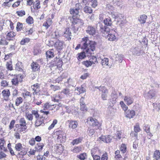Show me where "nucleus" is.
<instances>
[{
	"label": "nucleus",
	"mask_w": 160,
	"mask_h": 160,
	"mask_svg": "<svg viewBox=\"0 0 160 160\" xmlns=\"http://www.w3.org/2000/svg\"><path fill=\"white\" fill-rule=\"evenodd\" d=\"M82 47L81 48L84 49L86 53H92L95 50L96 43L94 41L89 40L88 38L85 37L82 39L81 41Z\"/></svg>",
	"instance_id": "obj_1"
},
{
	"label": "nucleus",
	"mask_w": 160,
	"mask_h": 160,
	"mask_svg": "<svg viewBox=\"0 0 160 160\" xmlns=\"http://www.w3.org/2000/svg\"><path fill=\"white\" fill-rule=\"evenodd\" d=\"M100 30L104 34L102 35L103 36L106 37V35L107 38L110 41H113L116 39V36L115 35L116 32V29L114 28L113 29H112L111 30L107 26H103L102 25H100Z\"/></svg>",
	"instance_id": "obj_2"
},
{
	"label": "nucleus",
	"mask_w": 160,
	"mask_h": 160,
	"mask_svg": "<svg viewBox=\"0 0 160 160\" xmlns=\"http://www.w3.org/2000/svg\"><path fill=\"white\" fill-rule=\"evenodd\" d=\"M79 15H73L72 16V23L73 25H76V27H81L84 24L83 21L79 19Z\"/></svg>",
	"instance_id": "obj_3"
},
{
	"label": "nucleus",
	"mask_w": 160,
	"mask_h": 160,
	"mask_svg": "<svg viewBox=\"0 0 160 160\" xmlns=\"http://www.w3.org/2000/svg\"><path fill=\"white\" fill-rule=\"evenodd\" d=\"M75 4V7L70 10V13L73 14V15H79V10H81L82 8L81 3L79 2H76Z\"/></svg>",
	"instance_id": "obj_4"
},
{
	"label": "nucleus",
	"mask_w": 160,
	"mask_h": 160,
	"mask_svg": "<svg viewBox=\"0 0 160 160\" xmlns=\"http://www.w3.org/2000/svg\"><path fill=\"white\" fill-rule=\"evenodd\" d=\"M156 91L154 90H150L145 94L144 97L147 99H155L156 98Z\"/></svg>",
	"instance_id": "obj_5"
},
{
	"label": "nucleus",
	"mask_w": 160,
	"mask_h": 160,
	"mask_svg": "<svg viewBox=\"0 0 160 160\" xmlns=\"http://www.w3.org/2000/svg\"><path fill=\"white\" fill-rule=\"evenodd\" d=\"M96 32V29L94 27L91 25L88 26L86 30V32L87 34L93 36L95 35Z\"/></svg>",
	"instance_id": "obj_6"
},
{
	"label": "nucleus",
	"mask_w": 160,
	"mask_h": 160,
	"mask_svg": "<svg viewBox=\"0 0 160 160\" xmlns=\"http://www.w3.org/2000/svg\"><path fill=\"white\" fill-rule=\"evenodd\" d=\"M63 97V95L61 94V93L59 92L58 93L53 95V97H52V100L54 102H59L60 100Z\"/></svg>",
	"instance_id": "obj_7"
},
{
	"label": "nucleus",
	"mask_w": 160,
	"mask_h": 160,
	"mask_svg": "<svg viewBox=\"0 0 160 160\" xmlns=\"http://www.w3.org/2000/svg\"><path fill=\"white\" fill-rule=\"evenodd\" d=\"M100 91L102 92L101 98L103 100H107V98L108 96V91L107 89L104 86L103 87H101L100 88Z\"/></svg>",
	"instance_id": "obj_8"
},
{
	"label": "nucleus",
	"mask_w": 160,
	"mask_h": 160,
	"mask_svg": "<svg viewBox=\"0 0 160 160\" xmlns=\"http://www.w3.org/2000/svg\"><path fill=\"white\" fill-rule=\"evenodd\" d=\"M31 88L32 89V91H33V95H38V94H39L40 87L38 83H36L32 85Z\"/></svg>",
	"instance_id": "obj_9"
},
{
	"label": "nucleus",
	"mask_w": 160,
	"mask_h": 160,
	"mask_svg": "<svg viewBox=\"0 0 160 160\" xmlns=\"http://www.w3.org/2000/svg\"><path fill=\"white\" fill-rule=\"evenodd\" d=\"M64 42L63 41L58 40L55 43V47L58 52L62 50L63 48Z\"/></svg>",
	"instance_id": "obj_10"
},
{
	"label": "nucleus",
	"mask_w": 160,
	"mask_h": 160,
	"mask_svg": "<svg viewBox=\"0 0 160 160\" xmlns=\"http://www.w3.org/2000/svg\"><path fill=\"white\" fill-rule=\"evenodd\" d=\"M89 123L92 127H95L94 128L96 129H98L99 127L100 126V124L99 123L97 120H94L92 118H91L90 119Z\"/></svg>",
	"instance_id": "obj_11"
},
{
	"label": "nucleus",
	"mask_w": 160,
	"mask_h": 160,
	"mask_svg": "<svg viewBox=\"0 0 160 160\" xmlns=\"http://www.w3.org/2000/svg\"><path fill=\"white\" fill-rule=\"evenodd\" d=\"M112 138V137L110 135L102 136L99 137L100 140L107 143L110 142Z\"/></svg>",
	"instance_id": "obj_12"
},
{
	"label": "nucleus",
	"mask_w": 160,
	"mask_h": 160,
	"mask_svg": "<svg viewBox=\"0 0 160 160\" xmlns=\"http://www.w3.org/2000/svg\"><path fill=\"white\" fill-rule=\"evenodd\" d=\"M124 100L127 105H129L133 103L134 99L132 96H126L124 97Z\"/></svg>",
	"instance_id": "obj_13"
},
{
	"label": "nucleus",
	"mask_w": 160,
	"mask_h": 160,
	"mask_svg": "<svg viewBox=\"0 0 160 160\" xmlns=\"http://www.w3.org/2000/svg\"><path fill=\"white\" fill-rule=\"evenodd\" d=\"M126 117L129 119L132 118L135 115V111L133 110H128L125 112Z\"/></svg>",
	"instance_id": "obj_14"
},
{
	"label": "nucleus",
	"mask_w": 160,
	"mask_h": 160,
	"mask_svg": "<svg viewBox=\"0 0 160 160\" xmlns=\"http://www.w3.org/2000/svg\"><path fill=\"white\" fill-rule=\"evenodd\" d=\"M71 32L70 30V28H66L65 29V31L63 34V36L67 38L68 40L69 41L71 40V38L70 36H71Z\"/></svg>",
	"instance_id": "obj_15"
},
{
	"label": "nucleus",
	"mask_w": 160,
	"mask_h": 160,
	"mask_svg": "<svg viewBox=\"0 0 160 160\" xmlns=\"http://www.w3.org/2000/svg\"><path fill=\"white\" fill-rule=\"evenodd\" d=\"M31 68L34 72L40 70V65L37 62H33L31 64Z\"/></svg>",
	"instance_id": "obj_16"
},
{
	"label": "nucleus",
	"mask_w": 160,
	"mask_h": 160,
	"mask_svg": "<svg viewBox=\"0 0 160 160\" xmlns=\"http://www.w3.org/2000/svg\"><path fill=\"white\" fill-rule=\"evenodd\" d=\"M2 94L5 100H7L8 99V97L10 95V92L8 89L3 90L2 92Z\"/></svg>",
	"instance_id": "obj_17"
},
{
	"label": "nucleus",
	"mask_w": 160,
	"mask_h": 160,
	"mask_svg": "<svg viewBox=\"0 0 160 160\" xmlns=\"http://www.w3.org/2000/svg\"><path fill=\"white\" fill-rule=\"evenodd\" d=\"M44 119L43 117L37 119L35 123L36 127H38L40 125L43 126L44 124Z\"/></svg>",
	"instance_id": "obj_18"
},
{
	"label": "nucleus",
	"mask_w": 160,
	"mask_h": 160,
	"mask_svg": "<svg viewBox=\"0 0 160 160\" xmlns=\"http://www.w3.org/2000/svg\"><path fill=\"white\" fill-rule=\"evenodd\" d=\"M75 93H77V94L79 95L81 93L85 92L86 89L85 88L81 86L77 87V88L75 90Z\"/></svg>",
	"instance_id": "obj_19"
},
{
	"label": "nucleus",
	"mask_w": 160,
	"mask_h": 160,
	"mask_svg": "<svg viewBox=\"0 0 160 160\" xmlns=\"http://www.w3.org/2000/svg\"><path fill=\"white\" fill-rule=\"evenodd\" d=\"M105 25L104 26H111L112 24V21L111 18L109 17L107 18H106L103 21Z\"/></svg>",
	"instance_id": "obj_20"
},
{
	"label": "nucleus",
	"mask_w": 160,
	"mask_h": 160,
	"mask_svg": "<svg viewBox=\"0 0 160 160\" xmlns=\"http://www.w3.org/2000/svg\"><path fill=\"white\" fill-rule=\"evenodd\" d=\"M44 145L43 143H38L35 145L34 149L36 150L37 152H41L44 147Z\"/></svg>",
	"instance_id": "obj_21"
},
{
	"label": "nucleus",
	"mask_w": 160,
	"mask_h": 160,
	"mask_svg": "<svg viewBox=\"0 0 160 160\" xmlns=\"http://www.w3.org/2000/svg\"><path fill=\"white\" fill-rule=\"evenodd\" d=\"M68 122H69V127L72 129H75L77 126L78 122L76 121H74L72 120L69 121Z\"/></svg>",
	"instance_id": "obj_22"
},
{
	"label": "nucleus",
	"mask_w": 160,
	"mask_h": 160,
	"mask_svg": "<svg viewBox=\"0 0 160 160\" xmlns=\"http://www.w3.org/2000/svg\"><path fill=\"white\" fill-rule=\"evenodd\" d=\"M92 54V53H86V52L85 51V50H84L83 51L78 54V58L80 59H83L86 56H89V54L91 55Z\"/></svg>",
	"instance_id": "obj_23"
},
{
	"label": "nucleus",
	"mask_w": 160,
	"mask_h": 160,
	"mask_svg": "<svg viewBox=\"0 0 160 160\" xmlns=\"http://www.w3.org/2000/svg\"><path fill=\"white\" fill-rule=\"evenodd\" d=\"M23 68L22 62L18 61L16 64V70L19 71H23Z\"/></svg>",
	"instance_id": "obj_24"
},
{
	"label": "nucleus",
	"mask_w": 160,
	"mask_h": 160,
	"mask_svg": "<svg viewBox=\"0 0 160 160\" xmlns=\"http://www.w3.org/2000/svg\"><path fill=\"white\" fill-rule=\"evenodd\" d=\"M84 12L86 13L91 14L92 12V10L90 7L86 6L82 9Z\"/></svg>",
	"instance_id": "obj_25"
},
{
	"label": "nucleus",
	"mask_w": 160,
	"mask_h": 160,
	"mask_svg": "<svg viewBox=\"0 0 160 160\" xmlns=\"http://www.w3.org/2000/svg\"><path fill=\"white\" fill-rule=\"evenodd\" d=\"M133 55H135L139 56L141 53V51L138 48H135L131 49Z\"/></svg>",
	"instance_id": "obj_26"
},
{
	"label": "nucleus",
	"mask_w": 160,
	"mask_h": 160,
	"mask_svg": "<svg viewBox=\"0 0 160 160\" xmlns=\"http://www.w3.org/2000/svg\"><path fill=\"white\" fill-rule=\"evenodd\" d=\"M83 139V138L81 137L72 140L71 143L73 145L78 144L81 142Z\"/></svg>",
	"instance_id": "obj_27"
},
{
	"label": "nucleus",
	"mask_w": 160,
	"mask_h": 160,
	"mask_svg": "<svg viewBox=\"0 0 160 160\" xmlns=\"http://www.w3.org/2000/svg\"><path fill=\"white\" fill-rule=\"evenodd\" d=\"M61 133H62V132L61 131H58L57 132V140L58 142H61V139H62V141H63V139H65V137L63 136L62 134H61Z\"/></svg>",
	"instance_id": "obj_28"
},
{
	"label": "nucleus",
	"mask_w": 160,
	"mask_h": 160,
	"mask_svg": "<svg viewBox=\"0 0 160 160\" xmlns=\"http://www.w3.org/2000/svg\"><path fill=\"white\" fill-rule=\"evenodd\" d=\"M147 18V17L146 15H143L140 16L138 19L140 23L143 24L145 23Z\"/></svg>",
	"instance_id": "obj_29"
},
{
	"label": "nucleus",
	"mask_w": 160,
	"mask_h": 160,
	"mask_svg": "<svg viewBox=\"0 0 160 160\" xmlns=\"http://www.w3.org/2000/svg\"><path fill=\"white\" fill-rule=\"evenodd\" d=\"M40 1L39 0H36L33 3V8L34 9H38L40 8Z\"/></svg>",
	"instance_id": "obj_30"
},
{
	"label": "nucleus",
	"mask_w": 160,
	"mask_h": 160,
	"mask_svg": "<svg viewBox=\"0 0 160 160\" xmlns=\"http://www.w3.org/2000/svg\"><path fill=\"white\" fill-rule=\"evenodd\" d=\"M62 63L63 62L62 60L59 58H57L56 61L55 62L56 66H57V68H58L61 67L62 65Z\"/></svg>",
	"instance_id": "obj_31"
},
{
	"label": "nucleus",
	"mask_w": 160,
	"mask_h": 160,
	"mask_svg": "<svg viewBox=\"0 0 160 160\" xmlns=\"http://www.w3.org/2000/svg\"><path fill=\"white\" fill-rule=\"evenodd\" d=\"M77 157L81 160H84L87 158V154L84 152L77 156Z\"/></svg>",
	"instance_id": "obj_32"
},
{
	"label": "nucleus",
	"mask_w": 160,
	"mask_h": 160,
	"mask_svg": "<svg viewBox=\"0 0 160 160\" xmlns=\"http://www.w3.org/2000/svg\"><path fill=\"white\" fill-rule=\"evenodd\" d=\"M153 158L157 160H158L160 158V152L159 150H156L154 153Z\"/></svg>",
	"instance_id": "obj_33"
},
{
	"label": "nucleus",
	"mask_w": 160,
	"mask_h": 160,
	"mask_svg": "<svg viewBox=\"0 0 160 160\" xmlns=\"http://www.w3.org/2000/svg\"><path fill=\"white\" fill-rule=\"evenodd\" d=\"M109 59L107 58H104L103 59H102L101 61V64L103 65H107L109 66L108 65Z\"/></svg>",
	"instance_id": "obj_34"
},
{
	"label": "nucleus",
	"mask_w": 160,
	"mask_h": 160,
	"mask_svg": "<svg viewBox=\"0 0 160 160\" xmlns=\"http://www.w3.org/2000/svg\"><path fill=\"white\" fill-rule=\"evenodd\" d=\"M18 125V132L21 133V132L25 131V130L27 129V127L25 126H21L19 125Z\"/></svg>",
	"instance_id": "obj_35"
},
{
	"label": "nucleus",
	"mask_w": 160,
	"mask_h": 160,
	"mask_svg": "<svg viewBox=\"0 0 160 160\" xmlns=\"http://www.w3.org/2000/svg\"><path fill=\"white\" fill-rule=\"evenodd\" d=\"M91 3V5L92 8H95L98 5L97 0H90Z\"/></svg>",
	"instance_id": "obj_36"
},
{
	"label": "nucleus",
	"mask_w": 160,
	"mask_h": 160,
	"mask_svg": "<svg viewBox=\"0 0 160 160\" xmlns=\"http://www.w3.org/2000/svg\"><path fill=\"white\" fill-rule=\"evenodd\" d=\"M66 77V76H65L64 74H62L60 76L56 78L55 81L56 82L59 83L60 81H62L63 79L65 78Z\"/></svg>",
	"instance_id": "obj_37"
},
{
	"label": "nucleus",
	"mask_w": 160,
	"mask_h": 160,
	"mask_svg": "<svg viewBox=\"0 0 160 160\" xmlns=\"http://www.w3.org/2000/svg\"><path fill=\"white\" fill-rule=\"evenodd\" d=\"M19 125L21 126H26V121L25 119L22 118H21L19 120Z\"/></svg>",
	"instance_id": "obj_38"
},
{
	"label": "nucleus",
	"mask_w": 160,
	"mask_h": 160,
	"mask_svg": "<svg viewBox=\"0 0 160 160\" xmlns=\"http://www.w3.org/2000/svg\"><path fill=\"white\" fill-rule=\"evenodd\" d=\"M120 104L122 108L125 112L127 110L128 107L125 104L123 101H121L120 102Z\"/></svg>",
	"instance_id": "obj_39"
},
{
	"label": "nucleus",
	"mask_w": 160,
	"mask_h": 160,
	"mask_svg": "<svg viewBox=\"0 0 160 160\" xmlns=\"http://www.w3.org/2000/svg\"><path fill=\"white\" fill-rule=\"evenodd\" d=\"M47 57L48 58H51L54 57V53L51 51H48L46 52Z\"/></svg>",
	"instance_id": "obj_40"
},
{
	"label": "nucleus",
	"mask_w": 160,
	"mask_h": 160,
	"mask_svg": "<svg viewBox=\"0 0 160 160\" xmlns=\"http://www.w3.org/2000/svg\"><path fill=\"white\" fill-rule=\"evenodd\" d=\"M23 27V24L20 22L17 23L16 29L18 32L21 31Z\"/></svg>",
	"instance_id": "obj_41"
},
{
	"label": "nucleus",
	"mask_w": 160,
	"mask_h": 160,
	"mask_svg": "<svg viewBox=\"0 0 160 160\" xmlns=\"http://www.w3.org/2000/svg\"><path fill=\"white\" fill-rule=\"evenodd\" d=\"M23 99L21 97L18 98L16 99L15 104L16 106H18L19 105L22 103V102Z\"/></svg>",
	"instance_id": "obj_42"
},
{
	"label": "nucleus",
	"mask_w": 160,
	"mask_h": 160,
	"mask_svg": "<svg viewBox=\"0 0 160 160\" xmlns=\"http://www.w3.org/2000/svg\"><path fill=\"white\" fill-rule=\"evenodd\" d=\"M22 145L20 143H18L15 145V149L17 151H20L22 149Z\"/></svg>",
	"instance_id": "obj_43"
},
{
	"label": "nucleus",
	"mask_w": 160,
	"mask_h": 160,
	"mask_svg": "<svg viewBox=\"0 0 160 160\" xmlns=\"http://www.w3.org/2000/svg\"><path fill=\"white\" fill-rule=\"evenodd\" d=\"M154 108L157 111H158L160 110V103H154L153 104Z\"/></svg>",
	"instance_id": "obj_44"
},
{
	"label": "nucleus",
	"mask_w": 160,
	"mask_h": 160,
	"mask_svg": "<svg viewBox=\"0 0 160 160\" xmlns=\"http://www.w3.org/2000/svg\"><path fill=\"white\" fill-rule=\"evenodd\" d=\"M82 64L85 66L87 67L91 66L92 64L90 61H86L82 62Z\"/></svg>",
	"instance_id": "obj_45"
},
{
	"label": "nucleus",
	"mask_w": 160,
	"mask_h": 160,
	"mask_svg": "<svg viewBox=\"0 0 160 160\" xmlns=\"http://www.w3.org/2000/svg\"><path fill=\"white\" fill-rule=\"evenodd\" d=\"M33 18L31 16H29L26 19V22L29 24H32L33 23Z\"/></svg>",
	"instance_id": "obj_46"
},
{
	"label": "nucleus",
	"mask_w": 160,
	"mask_h": 160,
	"mask_svg": "<svg viewBox=\"0 0 160 160\" xmlns=\"http://www.w3.org/2000/svg\"><path fill=\"white\" fill-rule=\"evenodd\" d=\"M123 58V55H118L116 57V60L118 61L120 63H121L122 60Z\"/></svg>",
	"instance_id": "obj_47"
},
{
	"label": "nucleus",
	"mask_w": 160,
	"mask_h": 160,
	"mask_svg": "<svg viewBox=\"0 0 160 160\" xmlns=\"http://www.w3.org/2000/svg\"><path fill=\"white\" fill-rule=\"evenodd\" d=\"M61 93V94H63L66 95H69L70 94V91L69 89H63L61 92H60Z\"/></svg>",
	"instance_id": "obj_48"
},
{
	"label": "nucleus",
	"mask_w": 160,
	"mask_h": 160,
	"mask_svg": "<svg viewBox=\"0 0 160 160\" xmlns=\"http://www.w3.org/2000/svg\"><path fill=\"white\" fill-rule=\"evenodd\" d=\"M90 61H91L92 64L98 62L97 58L94 56H92L90 58Z\"/></svg>",
	"instance_id": "obj_49"
},
{
	"label": "nucleus",
	"mask_w": 160,
	"mask_h": 160,
	"mask_svg": "<svg viewBox=\"0 0 160 160\" xmlns=\"http://www.w3.org/2000/svg\"><path fill=\"white\" fill-rule=\"evenodd\" d=\"M134 131L135 132L138 133L141 130L140 127L139 126L138 124L137 123L134 126Z\"/></svg>",
	"instance_id": "obj_50"
},
{
	"label": "nucleus",
	"mask_w": 160,
	"mask_h": 160,
	"mask_svg": "<svg viewBox=\"0 0 160 160\" xmlns=\"http://www.w3.org/2000/svg\"><path fill=\"white\" fill-rule=\"evenodd\" d=\"M127 148L125 144H122L120 148V150L123 153H124L126 151Z\"/></svg>",
	"instance_id": "obj_51"
},
{
	"label": "nucleus",
	"mask_w": 160,
	"mask_h": 160,
	"mask_svg": "<svg viewBox=\"0 0 160 160\" xmlns=\"http://www.w3.org/2000/svg\"><path fill=\"white\" fill-rule=\"evenodd\" d=\"M143 129L147 133L149 132L150 129V126L148 125L144 124L143 126Z\"/></svg>",
	"instance_id": "obj_52"
},
{
	"label": "nucleus",
	"mask_w": 160,
	"mask_h": 160,
	"mask_svg": "<svg viewBox=\"0 0 160 160\" xmlns=\"http://www.w3.org/2000/svg\"><path fill=\"white\" fill-rule=\"evenodd\" d=\"M82 149V148L80 146L75 147L72 150L73 152L78 153L80 152Z\"/></svg>",
	"instance_id": "obj_53"
},
{
	"label": "nucleus",
	"mask_w": 160,
	"mask_h": 160,
	"mask_svg": "<svg viewBox=\"0 0 160 160\" xmlns=\"http://www.w3.org/2000/svg\"><path fill=\"white\" fill-rule=\"evenodd\" d=\"M122 0H113L112 3L115 5L119 6L121 3Z\"/></svg>",
	"instance_id": "obj_54"
},
{
	"label": "nucleus",
	"mask_w": 160,
	"mask_h": 160,
	"mask_svg": "<svg viewBox=\"0 0 160 160\" xmlns=\"http://www.w3.org/2000/svg\"><path fill=\"white\" fill-rule=\"evenodd\" d=\"M111 96L113 100H115L117 98V95L116 92L113 91L112 92L111 94Z\"/></svg>",
	"instance_id": "obj_55"
},
{
	"label": "nucleus",
	"mask_w": 160,
	"mask_h": 160,
	"mask_svg": "<svg viewBox=\"0 0 160 160\" xmlns=\"http://www.w3.org/2000/svg\"><path fill=\"white\" fill-rule=\"evenodd\" d=\"M16 13L20 17H22L25 14V11L24 10L17 11Z\"/></svg>",
	"instance_id": "obj_56"
},
{
	"label": "nucleus",
	"mask_w": 160,
	"mask_h": 160,
	"mask_svg": "<svg viewBox=\"0 0 160 160\" xmlns=\"http://www.w3.org/2000/svg\"><path fill=\"white\" fill-rule=\"evenodd\" d=\"M30 39L29 38H26L25 39H22L20 42V44L21 45H24L26 43L28 42H29Z\"/></svg>",
	"instance_id": "obj_57"
},
{
	"label": "nucleus",
	"mask_w": 160,
	"mask_h": 160,
	"mask_svg": "<svg viewBox=\"0 0 160 160\" xmlns=\"http://www.w3.org/2000/svg\"><path fill=\"white\" fill-rule=\"evenodd\" d=\"M26 117L27 118L29 121H32L33 119L32 114L27 113L26 114Z\"/></svg>",
	"instance_id": "obj_58"
},
{
	"label": "nucleus",
	"mask_w": 160,
	"mask_h": 160,
	"mask_svg": "<svg viewBox=\"0 0 160 160\" xmlns=\"http://www.w3.org/2000/svg\"><path fill=\"white\" fill-rule=\"evenodd\" d=\"M115 158L116 159H119L120 158H121V156L120 154V151L119 150H117L115 152Z\"/></svg>",
	"instance_id": "obj_59"
},
{
	"label": "nucleus",
	"mask_w": 160,
	"mask_h": 160,
	"mask_svg": "<svg viewBox=\"0 0 160 160\" xmlns=\"http://www.w3.org/2000/svg\"><path fill=\"white\" fill-rule=\"evenodd\" d=\"M50 87L53 90L55 91L56 90H57L60 89V87L58 86H55L53 85H50Z\"/></svg>",
	"instance_id": "obj_60"
},
{
	"label": "nucleus",
	"mask_w": 160,
	"mask_h": 160,
	"mask_svg": "<svg viewBox=\"0 0 160 160\" xmlns=\"http://www.w3.org/2000/svg\"><path fill=\"white\" fill-rule=\"evenodd\" d=\"M12 82L13 85H18L19 82L18 78H16L12 79Z\"/></svg>",
	"instance_id": "obj_61"
},
{
	"label": "nucleus",
	"mask_w": 160,
	"mask_h": 160,
	"mask_svg": "<svg viewBox=\"0 0 160 160\" xmlns=\"http://www.w3.org/2000/svg\"><path fill=\"white\" fill-rule=\"evenodd\" d=\"M108 159V153L106 152L104 153L102 156L101 160H107Z\"/></svg>",
	"instance_id": "obj_62"
},
{
	"label": "nucleus",
	"mask_w": 160,
	"mask_h": 160,
	"mask_svg": "<svg viewBox=\"0 0 160 160\" xmlns=\"http://www.w3.org/2000/svg\"><path fill=\"white\" fill-rule=\"evenodd\" d=\"M12 62H8L6 64L7 68L8 70H12Z\"/></svg>",
	"instance_id": "obj_63"
},
{
	"label": "nucleus",
	"mask_w": 160,
	"mask_h": 160,
	"mask_svg": "<svg viewBox=\"0 0 160 160\" xmlns=\"http://www.w3.org/2000/svg\"><path fill=\"white\" fill-rule=\"evenodd\" d=\"M37 160H45V157L43 155H38L37 157Z\"/></svg>",
	"instance_id": "obj_64"
}]
</instances>
